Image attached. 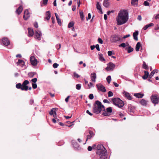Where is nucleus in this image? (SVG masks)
Here are the masks:
<instances>
[{
	"label": "nucleus",
	"instance_id": "nucleus-1",
	"mask_svg": "<svg viewBox=\"0 0 159 159\" xmlns=\"http://www.w3.org/2000/svg\"><path fill=\"white\" fill-rule=\"evenodd\" d=\"M129 19L128 13L126 10H121L118 13L116 20L117 25H120L125 23Z\"/></svg>",
	"mask_w": 159,
	"mask_h": 159
},
{
	"label": "nucleus",
	"instance_id": "nucleus-2",
	"mask_svg": "<svg viewBox=\"0 0 159 159\" xmlns=\"http://www.w3.org/2000/svg\"><path fill=\"white\" fill-rule=\"evenodd\" d=\"M93 111L94 113L98 114L102 110H105L104 106L102 105L101 102L97 100L95 102V103L93 105Z\"/></svg>",
	"mask_w": 159,
	"mask_h": 159
},
{
	"label": "nucleus",
	"instance_id": "nucleus-3",
	"mask_svg": "<svg viewBox=\"0 0 159 159\" xmlns=\"http://www.w3.org/2000/svg\"><path fill=\"white\" fill-rule=\"evenodd\" d=\"M112 101L114 105L119 108L123 107L124 105V102L119 98H112Z\"/></svg>",
	"mask_w": 159,
	"mask_h": 159
},
{
	"label": "nucleus",
	"instance_id": "nucleus-4",
	"mask_svg": "<svg viewBox=\"0 0 159 159\" xmlns=\"http://www.w3.org/2000/svg\"><path fill=\"white\" fill-rule=\"evenodd\" d=\"M97 154L99 156L100 159H106L107 158V151L105 149L100 152H97Z\"/></svg>",
	"mask_w": 159,
	"mask_h": 159
},
{
	"label": "nucleus",
	"instance_id": "nucleus-5",
	"mask_svg": "<svg viewBox=\"0 0 159 159\" xmlns=\"http://www.w3.org/2000/svg\"><path fill=\"white\" fill-rule=\"evenodd\" d=\"M121 39V37L117 34L112 35L111 38L110 40L111 42H115Z\"/></svg>",
	"mask_w": 159,
	"mask_h": 159
},
{
	"label": "nucleus",
	"instance_id": "nucleus-6",
	"mask_svg": "<svg viewBox=\"0 0 159 159\" xmlns=\"http://www.w3.org/2000/svg\"><path fill=\"white\" fill-rule=\"evenodd\" d=\"M152 102L154 104V106L159 102V97L157 95H152L151 97Z\"/></svg>",
	"mask_w": 159,
	"mask_h": 159
},
{
	"label": "nucleus",
	"instance_id": "nucleus-7",
	"mask_svg": "<svg viewBox=\"0 0 159 159\" xmlns=\"http://www.w3.org/2000/svg\"><path fill=\"white\" fill-rule=\"evenodd\" d=\"M115 64L112 63H110L107 65V67L105 68L107 71L113 70L115 67Z\"/></svg>",
	"mask_w": 159,
	"mask_h": 159
},
{
	"label": "nucleus",
	"instance_id": "nucleus-8",
	"mask_svg": "<svg viewBox=\"0 0 159 159\" xmlns=\"http://www.w3.org/2000/svg\"><path fill=\"white\" fill-rule=\"evenodd\" d=\"M112 111V109L111 107H109L106 109V111H104L102 114L105 116H107L110 115V113Z\"/></svg>",
	"mask_w": 159,
	"mask_h": 159
},
{
	"label": "nucleus",
	"instance_id": "nucleus-9",
	"mask_svg": "<svg viewBox=\"0 0 159 159\" xmlns=\"http://www.w3.org/2000/svg\"><path fill=\"white\" fill-rule=\"evenodd\" d=\"M30 61L31 64L33 66H36L38 62L37 59L34 56H32L30 57Z\"/></svg>",
	"mask_w": 159,
	"mask_h": 159
},
{
	"label": "nucleus",
	"instance_id": "nucleus-10",
	"mask_svg": "<svg viewBox=\"0 0 159 159\" xmlns=\"http://www.w3.org/2000/svg\"><path fill=\"white\" fill-rule=\"evenodd\" d=\"M98 89L103 92L106 91L105 88L103 85L101 84H98L96 85Z\"/></svg>",
	"mask_w": 159,
	"mask_h": 159
},
{
	"label": "nucleus",
	"instance_id": "nucleus-11",
	"mask_svg": "<svg viewBox=\"0 0 159 159\" xmlns=\"http://www.w3.org/2000/svg\"><path fill=\"white\" fill-rule=\"evenodd\" d=\"M42 34L41 31H35V34L34 35L35 38L40 40L41 39Z\"/></svg>",
	"mask_w": 159,
	"mask_h": 159
},
{
	"label": "nucleus",
	"instance_id": "nucleus-12",
	"mask_svg": "<svg viewBox=\"0 0 159 159\" xmlns=\"http://www.w3.org/2000/svg\"><path fill=\"white\" fill-rule=\"evenodd\" d=\"M2 42L4 45L7 46L9 45L10 42L8 38L6 37L3 38L2 39Z\"/></svg>",
	"mask_w": 159,
	"mask_h": 159
},
{
	"label": "nucleus",
	"instance_id": "nucleus-13",
	"mask_svg": "<svg viewBox=\"0 0 159 159\" xmlns=\"http://www.w3.org/2000/svg\"><path fill=\"white\" fill-rule=\"evenodd\" d=\"M30 13L29 12L28 10H26L24 11L23 18L25 20H27L30 17Z\"/></svg>",
	"mask_w": 159,
	"mask_h": 159
},
{
	"label": "nucleus",
	"instance_id": "nucleus-14",
	"mask_svg": "<svg viewBox=\"0 0 159 159\" xmlns=\"http://www.w3.org/2000/svg\"><path fill=\"white\" fill-rule=\"evenodd\" d=\"M123 94L124 96L127 99L129 100H131L132 99V97L130 96V94L125 91H124L123 92Z\"/></svg>",
	"mask_w": 159,
	"mask_h": 159
},
{
	"label": "nucleus",
	"instance_id": "nucleus-15",
	"mask_svg": "<svg viewBox=\"0 0 159 159\" xmlns=\"http://www.w3.org/2000/svg\"><path fill=\"white\" fill-rule=\"evenodd\" d=\"M97 150L96 151V152H100L102 150H104L105 149H106L103 145L101 144H98L97 146Z\"/></svg>",
	"mask_w": 159,
	"mask_h": 159
},
{
	"label": "nucleus",
	"instance_id": "nucleus-16",
	"mask_svg": "<svg viewBox=\"0 0 159 159\" xmlns=\"http://www.w3.org/2000/svg\"><path fill=\"white\" fill-rule=\"evenodd\" d=\"M90 78L91 81L93 82H95L97 78L96 74L94 72L92 73L91 74Z\"/></svg>",
	"mask_w": 159,
	"mask_h": 159
},
{
	"label": "nucleus",
	"instance_id": "nucleus-17",
	"mask_svg": "<svg viewBox=\"0 0 159 159\" xmlns=\"http://www.w3.org/2000/svg\"><path fill=\"white\" fill-rule=\"evenodd\" d=\"M89 135L87 136V139L86 141V142L88 139H90L92 138L94 135L93 132L91 130H89Z\"/></svg>",
	"mask_w": 159,
	"mask_h": 159
},
{
	"label": "nucleus",
	"instance_id": "nucleus-18",
	"mask_svg": "<svg viewBox=\"0 0 159 159\" xmlns=\"http://www.w3.org/2000/svg\"><path fill=\"white\" fill-rule=\"evenodd\" d=\"M22 6H20L16 10V13L18 15H20L22 11Z\"/></svg>",
	"mask_w": 159,
	"mask_h": 159
},
{
	"label": "nucleus",
	"instance_id": "nucleus-19",
	"mask_svg": "<svg viewBox=\"0 0 159 159\" xmlns=\"http://www.w3.org/2000/svg\"><path fill=\"white\" fill-rule=\"evenodd\" d=\"M134 96L137 98H140L143 97L144 94L141 93H135L134 94Z\"/></svg>",
	"mask_w": 159,
	"mask_h": 159
},
{
	"label": "nucleus",
	"instance_id": "nucleus-20",
	"mask_svg": "<svg viewBox=\"0 0 159 159\" xmlns=\"http://www.w3.org/2000/svg\"><path fill=\"white\" fill-rule=\"evenodd\" d=\"M28 36L29 37H32L34 35V31L32 29L30 28H29L28 29Z\"/></svg>",
	"mask_w": 159,
	"mask_h": 159
},
{
	"label": "nucleus",
	"instance_id": "nucleus-21",
	"mask_svg": "<svg viewBox=\"0 0 159 159\" xmlns=\"http://www.w3.org/2000/svg\"><path fill=\"white\" fill-rule=\"evenodd\" d=\"M16 64L17 65L20 64L21 66L22 67H23L25 65V62L23 60L19 59L18 61L17 62Z\"/></svg>",
	"mask_w": 159,
	"mask_h": 159
},
{
	"label": "nucleus",
	"instance_id": "nucleus-22",
	"mask_svg": "<svg viewBox=\"0 0 159 159\" xmlns=\"http://www.w3.org/2000/svg\"><path fill=\"white\" fill-rule=\"evenodd\" d=\"M96 8L98 10H99V12H100L101 14L102 13V12L101 6L99 2H97L96 4Z\"/></svg>",
	"mask_w": 159,
	"mask_h": 159
},
{
	"label": "nucleus",
	"instance_id": "nucleus-23",
	"mask_svg": "<svg viewBox=\"0 0 159 159\" xmlns=\"http://www.w3.org/2000/svg\"><path fill=\"white\" fill-rule=\"evenodd\" d=\"M139 33V32L138 31H136L135 32H134L133 34V36L134 39L136 41L138 40L137 36Z\"/></svg>",
	"mask_w": 159,
	"mask_h": 159
},
{
	"label": "nucleus",
	"instance_id": "nucleus-24",
	"mask_svg": "<svg viewBox=\"0 0 159 159\" xmlns=\"http://www.w3.org/2000/svg\"><path fill=\"white\" fill-rule=\"evenodd\" d=\"M51 17V14L49 11H48L46 12V16L44 18L45 19L47 20H49Z\"/></svg>",
	"mask_w": 159,
	"mask_h": 159
},
{
	"label": "nucleus",
	"instance_id": "nucleus-25",
	"mask_svg": "<svg viewBox=\"0 0 159 159\" xmlns=\"http://www.w3.org/2000/svg\"><path fill=\"white\" fill-rule=\"evenodd\" d=\"M158 72V70L157 69L153 70L149 75V78H151L155 73H157Z\"/></svg>",
	"mask_w": 159,
	"mask_h": 159
},
{
	"label": "nucleus",
	"instance_id": "nucleus-26",
	"mask_svg": "<svg viewBox=\"0 0 159 159\" xmlns=\"http://www.w3.org/2000/svg\"><path fill=\"white\" fill-rule=\"evenodd\" d=\"M144 75L143 76L142 78L144 79L145 80L146 79L148 76H149V72L146 71H144Z\"/></svg>",
	"mask_w": 159,
	"mask_h": 159
},
{
	"label": "nucleus",
	"instance_id": "nucleus-27",
	"mask_svg": "<svg viewBox=\"0 0 159 159\" xmlns=\"http://www.w3.org/2000/svg\"><path fill=\"white\" fill-rule=\"evenodd\" d=\"M109 2L108 0H104L103 2V6L106 7H107L109 6Z\"/></svg>",
	"mask_w": 159,
	"mask_h": 159
},
{
	"label": "nucleus",
	"instance_id": "nucleus-28",
	"mask_svg": "<svg viewBox=\"0 0 159 159\" xmlns=\"http://www.w3.org/2000/svg\"><path fill=\"white\" fill-rule=\"evenodd\" d=\"M142 105L146 106L147 105V101L144 99H142L139 102Z\"/></svg>",
	"mask_w": 159,
	"mask_h": 159
},
{
	"label": "nucleus",
	"instance_id": "nucleus-29",
	"mask_svg": "<svg viewBox=\"0 0 159 159\" xmlns=\"http://www.w3.org/2000/svg\"><path fill=\"white\" fill-rule=\"evenodd\" d=\"M153 25L154 24L152 23H151L143 27V30H146L148 28L153 26Z\"/></svg>",
	"mask_w": 159,
	"mask_h": 159
},
{
	"label": "nucleus",
	"instance_id": "nucleus-30",
	"mask_svg": "<svg viewBox=\"0 0 159 159\" xmlns=\"http://www.w3.org/2000/svg\"><path fill=\"white\" fill-rule=\"evenodd\" d=\"M141 46V45L140 43V42H138L136 44L135 47V50L137 52L139 51V48Z\"/></svg>",
	"mask_w": 159,
	"mask_h": 159
},
{
	"label": "nucleus",
	"instance_id": "nucleus-31",
	"mask_svg": "<svg viewBox=\"0 0 159 159\" xmlns=\"http://www.w3.org/2000/svg\"><path fill=\"white\" fill-rule=\"evenodd\" d=\"M22 87L21 88V90H25V91H27L28 89V87L26 85H23V84H22Z\"/></svg>",
	"mask_w": 159,
	"mask_h": 159
},
{
	"label": "nucleus",
	"instance_id": "nucleus-32",
	"mask_svg": "<svg viewBox=\"0 0 159 159\" xmlns=\"http://www.w3.org/2000/svg\"><path fill=\"white\" fill-rule=\"evenodd\" d=\"M99 56V59L102 61H105V59L103 57V55L102 54H98Z\"/></svg>",
	"mask_w": 159,
	"mask_h": 159
},
{
	"label": "nucleus",
	"instance_id": "nucleus-33",
	"mask_svg": "<svg viewBox=\"0 0 159 159\" xmlns=\"http://www.w3.org/2000/svg\"><path fill=\"white\" fill-rule=\"evenodd\" d=\"M139 0H131V4L132 5L135 6V5L137 6L138 5L137 3H136V2H138Z\"/></svg>",
	"mask_w": 159,
	"mask_h": 159
},
{
	"label": "nucleus",
	"instance_id": "nucleus-34",
	"mask_svg": "<svg viewBox=\"0 0 159 159\" xmlns=\"http://www.w3.org/2000/svg\"><path fill=\"white\" fill-rule=\"evenodd\" d=\"M56 108H53L52 109L51 111L49 112V114L51 115H53L54 112L56 111Z\"/></svg>",
	"mask_w": 159,
	"mask_h": 159
},
{
	"label": "nucleus",
	"instance_id": "nucleus-35",
	"mask_svg": "<svg viewBox=\"0 0 159 159\" xmlns=\"http://www.w3.org/2000/svg\"><path fill=\"white\" fill-rule=\"evenodd\" d=\"M80 14L81 19L82 20H83L84 19V15L83 11H80Z\"/></svg>",
	"mask_w": 159,
	"mask_h": 159
},
{
	"label": "nucleus",
	"instance_id": "nucleus-36",
	"mask_svg": "<svg viewBox=\"0 0 159 159\" xmlns=\"http://www.w3.org/2000/svg\"><path fill=\"white\" fill-rule=\"evenodd\" d=\"M74 23L73 22L71 21V22H70L68 25V28H70L71 27H72L74 26Z\"/></svg>",
	"mask_w": 159,
	"mask_h": 159
},
{
	"label": "nucleus",
	"instance_id": "nucleus-37",
	"mask_svg": "<svg viewBox=\"0 0 159 159\" xmlns=\"http://www.w3.org/2000/svg\"><path fill=\"white\" fill-rule=\"evenodd\" d=\"M106 79L108 83L109 84H110L111 81V76H108L107 78Z\"/></svg>",
	"mask_w": 159,
	"mask_h": 159
},
{
	"label": "nucleus",
	"instance_id": "nucleus-38",
	"mask_svg": "<svg viewBox=\"0 0 159 159\" xmlns=\"http://www.w3.org/2000/svg\"><path fill=\"white\" fill-rule=\"evenodd\" d=\"M22 85L20 83H18L16 85V87L18 89H21L22 87Z\"/></svg>",
	"mask_w": 159,
	"mask_h": 159
},
{
	"label": "nucleus",
	"instance_id": "nucleus-39",
	"mask_svg": "<svg viewBox=\"0 0 159 159\" xmlns=\"http://www.w3.org/2000/svg\"><path fill=\"white\" fill-rule=\"evenodd\" d=\"M143 68L146 70L148 69V66L146 64V63L145 62H144L143 63Z\"/></svg>",
	"mask_w": 159,
	"mask_h": 159
},
{
	"label": "nucleus",
	"instance_id": "nucleus-40",
	"mask_svg": "<svg viewBox=\"0 0 159 159\" xmlns=\"http://www.w3.org/2000/svg\"><path fill=\"white\" fill-rule=\"evenodd\" d=\"M56 19L58 25H61V19L59 18Z\"/></svg>",
	"mask_w": 159,
	"mask_h": 159
},
{
	"label": "nucleus",
	"instance_id": "nucleus-41",
	"mask_svg": "<svg viewBox=\"0 0 159 159\" xmlns=\"http://www.w3.org/2000/svg\"><path fill=\"white\" fill-rule=\"evenodd\" d=\"M29 83V81L27 80H25L23 83L22 84L23 85H26L28 84Z\"/></svg>",
	"mask_w": 159,
	"mask_h": 159
},
{
	"label": "nucleus",
	"instance_id": "nucleus-42",
	"mask_svg": "<svg viewBox=\"0 0 159 159\" xmlns=\"http://www.w3.org/2000/svg\"><path fill=\"white\" fill-rule=\"evenodd\" d=\"M133 48L131 47L130 46H129V49L128 50V52L129 53H130L131 52H132L133 51Z\"/></svg>",
	"mask_w": 159,
	"mask_h": 159
},
{
	"label": "nucleus",
	"instance_id": "nucleus-43",
	"mask_svg": "<svg viewBox=\"0 0 159 159\" xmlns=\"http://www.w3.org/2000/svg\"><path fill=\"white\" fill-rule=\"evenodd\" d=\"M81 84H78L76 85V89L77 90H80L81 89Z\"/></svg>",
	"mask_w": 159,
	"mask_h": 159
},
{
	"label": "nucleus",
	"instance_id": "nucleus-44",
	"mask_svg": "<svg viewBox=\"0 0 159 159\" xmlns=\"http://www.w3.org/2000/svg\"><path fill=\"white\" fill-rule=\"evenodd\" d=\"M88 89H90L92 87H93V84L91 82H90L88 84Z\"/></svg>",
	"mask_w": 159,
	"mask_h": 159
},
{
	"label": "nucleus",
	"instance_id": "nucleus-45",
	"mask_svg": "<svg viewBox=\"0 0 159 159\" xmlns=\"http://www.w3.org/2000/svg\"><path fill=\"white\" fill-rule=\"evenodd\" d=\"M113 93L111 91H110L108 92V97H112L113 96Z\"/></svg>",
	"mask_w": 159,
	"mask_h": 159
},
{
	"label": "nucleus",
	"instance_id": "nucleus-46",
	"mask_svg": "<svg viewBox=\"0 0 159 159\" xmlns=\"http://www.w3.org/2000/svg\"><path fill=\"white\" fill-rule=\"evenodd\" d=\"M74 76L76 78H78L80 77V76L77 73L75 72L74 73Z\"/></svg>",
	"mask_w": 159,
	"mask_h": 159
},
{
	"label": "nucleus",
	"instance_id": "nucleus-47",
	"mask_svg": "<svg viewBox=\"0 0 159 159\" xmlns=\"http://www.w3.org/2000/svg\"><path fill=\"white\" fill-rule=\"evenodd\" d=\"M98 42L102 44L103 43V41L102 39L100 38H98Z\"/></svg>",
	"mask_w": 159,
	"mask_h": 159
},
{
	"label": "nucleus",
	"instance_id": "nucleus-48",
	"mask_svg": "<svg viewBox=\"0 0 159 159\" xmlns=\"http://www.w3.org/2000/svg\"><path fill=\"white\" fill-rule=\"evenodd\" d=\"M32 87L34 89H35L37 88V85L35 83H32Z\"/></svg>",
	"mask_w": 159,
	"mask_h": 159
},
{
	"label": "nucleus",
	"instance_id": "nucleus-49",
	"mask_svg": "<svg viewBox=\"0 0 159 159\" xmlns=\"http://www.w3.org/2000/svg\"><path fill=\"white\" fill-rule=\"evenodd\" d=\"M149 4V3L147 1H145L144 2L143 5L145 6H148Z\"/></svg>",
	"mask_w": 159,
	"mask_h": 159
},
{
	"label": "nucleus",
	"instance_id": "nucleus-50",
	"mask_svg": "<svg viewBox=\"0 0 159 159\" xmlns=\"http://www.w3.org/2000/svg\"><path fill=\"white\" fill-rule=\"evenodd\" d=\"M58 66H59L58 64L56 63H54L53 64V66L54 68H57Z\"/></svg>",
	"mask_w": 159,
	"mask_h": 159
},
{
	"label": "nucleus",
	"instance_id": "nucleus-51",
	"mask_svg": "<svg viewBox=\"0 0 159 159\" xmlns=\"http://www.w3.org/2000/svg\"><path fill=\"white\" fill-rule=\"evenodd\" d=\"M119 46L120 47H123V48H125L126 46L125 44V43H122L121 44H120L119 45Z\"/></svg>",
	"mask_w": 159,
	"mask_h": 159
},
{
	"label": "nucleus",
	"instance_id": "nucleus-52",
	"mask_svg": "<svg viewBox=\"0 0 159 159\" xmlns=\"http://www.w3.org/2000/svg\"><path fill=\"white\" fill-rule=\"evenodd\" d=\"M89 98L90 99H93V95L92 94H90L89 95Z\"/></svg>",
	"mask_w": 159,
	"mask_h": 159
},
{
	"label": "nucleus",
	"instance_id": "nucleus-53",
	"mask_svg": "<svg viewBox=\"0 0 159 159\" xmlns=\"http://www.w3.org/2000/svg\"><path fill=\"white\" fill-rule=\"evenodd\" d=\"M95 48H96L98 51H100L99 46L98 44H96V45L95 46Z\"/></svg>",
	"mask_w": 159,
	"mask_h": 159
},
{
	"label": "nucleus",
	"instance_id": "nucleus-54",
	"mask_svg": "<svg viewBox=\"0 0 159 159\" xmlns=\"http://www.w3.org/2000/svg\"><path fill=\"white\" fill-rule=\"evenodd\" d=\"M91 18V15L90 13H89L88 14V16L86 18V20H89Z\"/></svg>",
	"mask_w": 159,
	"mask_h": 159
},
{
	"label": "nucleus",
	"instance_id": "nucleus-55",
	"mask_svg": "<svg viewBox=\"0 0 159 159\" xmlns=\"http://www.w3.org/2000/svg\"><path fill=\"white\" fill-rule=\"evenodd\" d=\"M37 81V79L36 78H34L33 79L31 80V81L34 83H35Z\"/></svg>",
	"mask_w": 159,
	"mask_h": 159
},
{
	"label": "nucleus",
	"instance_id": "nucleus-56",
	"mask_svg": "<svg viewBox=\"0 0 159 159\" xmlns=\"http://www.w3.org/2000/svg\"><path fill=\"white\" fill-rule=\"evenodd\" d=\"M56 47L57 48L58 50H59L61 48V44H57L56 46Z\"/></svg>",
	"mask_w": 159,
	"mask_h": 159
},
{
	"label": "nucleus",
	"instance_id": "nucleus-57",
	"mask_svg": "<svg viewBox=\"0 0 159 159\" xmlns=\"http://www.w3.org/2000/svg\"><path fill=\"white\" fill-rule=\"evenodd\" d=\"M48 0H43V3L44 5H46L47 4L48 1Z\"/></svg>",
	"mask_w": 159,
	"mask_h": 159
},
{
	"label": "nucleus",
	"instance_id": "nucleus-58",
	"mask_svg": "<svg viewBox=\"0 0 159 159\" xmlns=\"http://www.w3.org/2000/svg\"><path fill=\"white\" fill-rule=\"evenodd\" d=\"M108 55L109 56H111L112 54H114L112 53V52L111 51H109L108 52Z\"/></svg>",
	"mask_w": 159,
	"mask_h": 159
},
{
	"label": "nucleus",
	"instance_id": "nucleus-59",
	"mask_svg": "<svg viewBox=\"0 0 159 159\" xmlns=\"http://www.w3.org/2000/svg\"><path fill=\"white\" fill-rule=\"evenodd\" d=\"M70 97V96H68L66 98L65 101L66 102H68Z\"/></svg>",
	"mask_w": 159,
	"mask_h": 159
},
{
	"label": "nucleus",
	"instance_id": "nucleus-60",
	"mask_svg": "<svg viewBox=\"0 0 159 159\" xmlns=\"http://www.w3.org/2000/svg\"><path fill=\"white\" fill-rule=\"evenodd\" d=\"M130 36V35L129 34H127V35L124 36V37H123V38L124 39H125V38H128V37H129Z\"/></svg>",
	"mask_w": 159,
	"mask_h": 159
},
{
	"label": "nucleus",
	"instance_id": "nucleus-61",
	"mask_svg": "<svg viewBox=\"0 0 159 159\" xmlns=\"http://www.w3.org/2000/svg\"><path fill=\"white\" fill-rule=\"evenodd\" d=\"M92 149V148L91 146H89L88 148V150L89 151H91Z\"/></svg>",
	"mask_w": 159,
	"mask_h": 159
},
{
	"label": "nucleus",
	"instance_id": "nucleus-62",
	"mask_svg": "<svg viewBox=\"0 0 159 159\" xmlns=\"http://www.w3.org/2000/svg\"><path fill=\"white\" fill-rule=\"evenodd\" d=\"M34 26L35 28H37L38 27V24L37 23L35 22L34 24Z\"/></svg>",
	"mask_w": 159,
	"mask_h": 159
},
{
	"label": "nucleus",
	"instance_id": "nucleus-63",
	"mask_svg": "<svg viewBox=\"0 0 159 159\" xmlns=\"http://www.w3.org/2000/svg\"><path fill=\"white\" fill-rule=\"evenodd\" d=\"M86 113L89 114V115H90V116H92L93 115V114L92 113H91L89 110H87L86 111Z\"/></svg>",
	"mask_w": 159,
	"mask_h": 159
},
{
	"label": "nucleus",
	"instance_id": "nucleus-64",
	"mask_svg": "<svg viewBox=\"0 0 159 159\" xmlns=\"http://www.w3.org/2000/svg\"><path fill=\"white\" fill-rule=\"evenodd\" d=\"M159 18V14L156 15L155 17V19H157Z\"/></svg>",
	"mask_w": 159,
	"mask_h": 159
}]
</instances>
